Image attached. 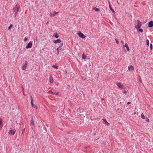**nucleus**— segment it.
<instances>
[{
  "label": "nucleus",
  "instance_id": "1",
  "mask_svg": "<svg viewBox=\"0 0 153 153\" xmlns=\"http://www.w3.org/2000/svg\"><path fill=\"white\" fill-rule=\"evenodd\" d=\"M20 8V6L19 4H16L15 6L13 8V10L14 13V17H15L17 15V14L18 12L19 9Z\"/></svg>",
  "mask_w": 153,
  "mask_h": 153
},
{
  "label": "nucleus",
  "instance_id": "2",
  "mask_svg": "<svg viewBox=\"0 0 153 153\" xmlns=\"http://www.w3.org/2000/svg\"><path fill=\"white\" fill-rule=\"evenodd\" d=\"M137 24H136L135 25V27L136 29L137 30H139V28H140V27H141V25H142V24H141V22H140L139 20H138L137 21Z\"/></svg>",
  "mask_w": 153,
  "mask_h": 153
},
{
  "label": "nucleus",
  "instance_id": "3",
  "mask_svg": "<svg viewBox=\"0 0 153 153\" xmlns=\"http://www.w3.org/2000/svg\"><path fill=\"white\" fill-rule=\"evenodd\" d=\"M116 84L119 88L125 89L126 88L125 86H124L123 85L121 84L120 82H117Z\"/></svg>",
  "mask_w": 153,
  "mask_h": 153
},
{
  "label": "nucleus",
  "instance_id": "4",
  "mask_svg": "<svg viewBox=\"0 0 153 153\" xmlns=\"http://www.w3.org/2000/svg\"><path fill=\"white\" fill-rule=\"evenodd\" d=\"M27 62L25 61V63H23L22 66V69L23 70H26L27 67Z\"/></svg>",
  "mask_w": 153,
  "mask_h": 153
},
{
  "label": "nucleus",
  "instance_id": "5",
  "mask_svg": "<svg viewBox=\"0 0 153 153\" xmlns=\"http://www.w3.org/2000/svg\"><path fill=\"white\" fill-rule=\"evenodd\" d=\"M16 131V129L14 130H10L9 131V134L11 135H13L15 133Z\"/></svg>",
  "mask_w": 153,
  "mask_h": 153
},
{
  "label": "nucleus",
  "instance_id": "6",
  "mask_svg": "<svg viewBox=\"0 0 153 153\" xmlns=\"http://www.w3.org/2000/svg\"><path fill=\"white\" fill-rule=\"evenodd\" d=\"M79 36L82 39H84L85 37V36L82 33L79 32L77 33Z\"/></svg>",
  "mask_w": 153,
  "mask_h": 153
},
{
  "label": "nucleus",
  "instance_id": "7",
  "mask_svg": "<svg viewBox=\"0 0 153 153\" xmlns=\"http://www.w3.org/2000/svg\"><path fill=\"white\" fill-rule=\"evenodd\" d=\"M30 99H31V104L32 107H34V108H36V109H37V107L36 105H34L33 103V99L32 97V96H31Z\"/></svg>",
  "mask_w": 153,
  "mask_h": 153
},
{
  "label": "nucleus",
  "instance_id": "8",
  "mask_svg": "<svg viewBox=\"0 0 153 153\" xmlns=\"http://www.w3.org/2000/svg\"><path fill=\"white\" fill-rule=\"evenodd\" d=\"M32 45V43L31 42H29L26 46V48L27 49L30 48H31Z\"/></svg>",
  "mask_w": 153,
  "mask_h": 153
},
{
  "label": "nucleus",
  "instance_id": "9",
  "mask_svg": "<svg viewBox=\"0 0 153 153\" xmlns=\"http://www.w3.org/2000/svg\"><path fill=\"white\" fill-rule=\"evenodd\" d=\"M148 27L149 28H151L153 26V22L152 21H151L149 22L148 24Z\"/></svg>",
  "mask_w": 153,
  "mask_h": 153
},
{
  "label": "nucleus",
  "instance_id": "10",
  "mask_svg": "<svg viewBox=\"0 0 153 153\" xmlns=\"http://www.w3.org/2000/svg\"><path fill=\"white\" fill-rule=\"evenodd\" d=\"M61 42V40L60 39H58L56 40H54L53 41V42L55 44L57 43H60Z\"/></svg>",
  "mask_w": 153,
  "mask_h": 153
},
{
  "label": "nucleus",
  "instance_id": "11",
  "mask_svg": "<svg viewBox=\"0 0 153 153\" xmlns=\"http://www.w3.org/2000/svg\"><path fill=\"white\" fill-rule=\"evenodd\" d=\"M58 13V12H54L53 13H50V16H51V17H52L54 16L56 14H57Z\"/></svg>",
  "mask_w": 153,
  "mask_h": 153
},
{
  "label": "nucleus",
  "instance_id": "12",
  "mask_svg": "<svg viewBox=\"0 0 153 153\" xmlns=\"http://www.w3.org/2000/svg\"><path fill=\"white\" fill-rule=\"evenodd\" d=\"M30 125L31 126L32 128H33V127H34V123L33 120V117H32V120H31Z\"/></svg>",
  "mask_w": 153,
  "mask_h": 153
},
{
  "label": "nucleus",
  "instance_id": "13",
  "mask_svg": "<svg viewBox=\"0 0 153 153\" xmlns=\"http://www.w3.org/2000/svg\"><path fill=\"white\" fill-rule=\"evenodd\" d=\"M134 67L132 65H131L128 67V70L129 71H133L134 70Z\"/></svg>",
  "mask_w": 153,
  "mask_h": 153
},
{
  "label": "nucleus",
  "instance_id": "14",
  "mask_svg": "<svg viewBox=\"0 0 153 153\" xmlns=\"http://www.w3.org/2000/svg\"><path fill=\"white\" fill-rule=\"evenodd\" d=\"M125 46L127 50L128 51H129V48L128 45L127 43H125Z\"/></svg>",
  "mask_w": 153,
  "mask_h": 153
},
{
  "label": "nucleus",
  "instance_id": "15",
  "mask_svg": "<svg viewBox=\"0 0 153 153\" xmlns=\"http://www.w3.org/2000/svg\"><path fill=\"white\" fill-rule=\"evenodd\" d=\"M53 36L55 37L56 38H58L59 37V35L56 33H54L53 35Z\"/></svg>",
  "mask_w": 153,
  "mask_h": 153
},
{
  "label": "nucleus",
  "instance_id": "16",
  "mask_svg": "<svg viewBox=\"0 0 153 153\" xmlns=\"http://www.w3.org/2000/svg\"><path fill=\"white\" fill-rule=\"evenodd\" d=\"M49 81H50V82L51 83H52L53 82V79L52 77L51 76L50 77V78L49 79Z\"/></svg>",
  "mask_w": 153,
  "mask_h": 153
},
{
  "label": "nucleus",
  "instance_id": "17",
  "mask_svg": "<svg viewBox=\"0 0 153 153\" xmlns=\"http://www.w3.org/2000/svg\"><path fill=\"white\" fill-rule=\"evenodd\" d=\"M109 7L110 10L112 11L113 13H114V11L113 9L111 7V5L110 4H109Z\"/></svg>",
  "mask_w": 153,
  "mask_h": 153
},
{
  "label": "nucleus",
  "instance_id": "18",
  "mask_svg": "<svg viewBox=\"0 0 153 153\" xmlns=\"http://www.w3.org/2000/svg\"><path fill=\"white\" fill-rule=\"evenodd\" d=\"M93 9L94 10L97 12H98L100 10L99 9L96 7H94L93 8Z\"/></svg>",
  "mask_w": 153,
  "mask_h": 153
},
{
  "label": "nucleus",
  "instance_id": "19",
  "mask_svg": "<svg viewBox=\"0 0 153 153\" xmlns=\"http://www.w3.org/2000/svg\"><path fill=\"white\" fill-rule=\"evenodd\" d=\"M103 121L105 123V124L108 125V123L107 122L106 120L105 119H102Z\"/></svg>",
  "mask_w": 153,
  "mask_h": 153
},
{
  "label": "nucleus",
  "instance_id": "20",
  "mask_svg": "<svg viewBox=\"0 0 153 153\" xmlns=\"http://www.w3.org/2000/svg\"><path fill=\"white\" fill-rule=\"evenodd\" d=\"M52 67L53 68H55L56 69H58V66H56L55 65H53L52 66Z\"/></svg>",
  "mask_w": 153,
  "mask_h": 153
},
{
  "label": "nucleus",
  "instance_id": "21",
  "mask_svg": "<svg viewBox=\"0 0 153 153\" xmlns=\"http://www.w3.org/2000/svg\"><path fill=\"white\" fill-rule=\"evenodd\" d=\"M141 118L143 119H144L145 118V117L143 113H142L141 114Z\"/></svg>",
  "mask_w": 153,
  "mask_h": 153
},
{
  "label": "nucleus",
  "instance_id": "22",
  "mask_svg": "<svg viewBox=\"0 0 153 153\" xmlns=\"http://www.w3.org/2000/svg\"><path fill=\"white\" fill-rule=\"evenodd\" d=\"M86 57V56L84 53H83L82 56V58L85 59Z\"/></svg>",
  "mask_w": 153,
  "mask_h": 153
},
{
  "label": "nucleus",
  "instance_id": "23",
  "mask_svg": "<svg viewBox=\"0 0 153 153\" xmlns=\"http://www.w3.org/2000/svg\"><path fill=\"white\" fill-rule=\"evenodd\" d=\"M146 42L147 45L148 46L149 45V41L148 39H146Z\"/></svg>",
  "mask_w": 153,
  "mask_h": 153
},
{
  "label": "nucleus",
  "instance_id": "24",
  "mask_svg": "<svg viewBox=\"0 0 153 153\" xmlns=\"http://www.w3.org/2000/svg\"><path fill=\"white\" fill-rule=\"evenodd\" d=\"M63 43H62L60 44L59 45V48H61L63 46Z\"/></svg>",
  "mask_w": 153,
  "mask_h": 153
},
{
  "label": "nucleus",
  "instance_id": "25",
  "mask_svg": "<svg viewBox=\"0 0 153 153\" xmlns=\"http://www.w3.org/2000/svg\"><path fill=\"white\" fill-rule=\"evenodd\" d=\"M49 93L50 94H54V93L53 92L51 91H49Z\"/></svg>",
  "mask_w": 153,
  "mask_h": 153
},
{
  "label": "nucleus",
  "instance_id": "26",
  "mask_svg": "<svg viewBox=\"0 0 153 153\" xmlns=\"http://www.w3.org/2000/svg\"><path fill=\"white\" fill-rule=\"evenodd\" d=\"M13 25L12 24H11L10 26L8 27V29L9 30H10V28L12 27Z\"/></svg>",
  "mask_w": 153,
  "mask_h": 153
},
{
  "label": "nucleus",
  "instance_id": "27",
  "mask_svg": "<svg viewBox=\"0 0 153 153\" xmlns=\"http://www.w3.org/2000/svg\"><path fill=\"white\" fill-rule=\"evenodd\" d=\"M59 48H57L56 49L57 53V54H58V55L59 54Z\"/></svg>",
  "mask_w": 153,
  "mask_h": 153
},
{
  "label": "nucleus",
  "instance_id": "28",
  "mask_svg": "<svg viewBox=\"0 0 153 153\" xmlns=\"http://www.w3.org/2000/svg\"><path fill=\"white\" fill-rule=\"evenodd\" d=\"M137 30L141 33H142L143 32V30L142 29H139V30Z\"/></svg>",
  "mask_w": 153,
  "mask_h": 153
},
{
  "label": "nucleus",
  "instance_id": "29",
  "mask_svg": "<svg viewBox=\"0 0 153 153\" xmlns=\"http://www.w3.org/2000/svg\"><path fill=\"white\" fill-rule=\"evenodd\" d=\"M150 47L151 50H152V44L151 43L150 45Z\"/></svg>",
  "mask_w": 153,
  "mask_h": 153
},
{
  "label": "nucleus",
  "instance_id": "30",
  "mask_svg": "<svg viewBox=\"0 0 153 153\" xmlns=\"http://www.w3.org/2000/svg\"><path fill=\"white\" fill-rule=\"evenodd\" d=\"M115 40L116 41V42L117 44H118L119 43V42L118 41V40L117 39H115Z\"/></svg>",
  "mask_w": 153,
  "mask_h": 153
},
{
  "label": "nucleus",
  "instance_id": "31",
  "mask_svg": "<svg viewBox=\"0 0 153 153\" xmlns=\"http://www.w3.org/2000/svg\"><path fill=\"white\" fill-rule=\"evenodd\" d=\"M146 121H147V122L149 121V119L148 118H146Z\"/></svg>",
  "mask_w": 153,
  "mask_h": 153
},
{
  "label": "nucleus",
  "instance_id": "32",
  "mask_svg": "<svg viewBox=\"0 0 153 153\" xmlns=\"http://www.w3.org/2000/svg\"><path fill=\"white\" fill-rule=\"evenodd\" d=\"M27 40V37H25L24 38V41H26Z\"/></svg>",
  "mask_w": 153,
  "mask_h": 153
},
{
  "label": "nucleus",
  "instance_id": "33",
  "mask_svg": "<svg viewBox=\"0 0 153 153\" xmlns=\"http://www.w3.org/2000/svg\"><path fill=\"white\" fill-rule=\"evenodd\" d=\"M22 90H23V94L24 95V88H23V86H22Z\"/></svg>",
  "mask_w": 153,
  "mask_h": 153
},
{
  "label": "nucleus",
  "instance_id": "34",
  "mask_svg": "<svg viewBox=\"0 0 153 153\" xmlns=\"http://www.w3.org/2000/svg\"><path fill=\"white\" fill-rule=\"evenodd\" d=\"M127 93V92L125 90H124L123 91V93H124V94H126Z\"/></svg>",
  "mask_w": 153,
  "mask_h": 153
},
{
  "label": "nucleus",
  "instance_id": "35",
  "mask_svg": "<svg viewBox=\"0 0 153 153\" xmlns=\"http://www.w3.org/2000/svg\"><path fill=\"white\" fill-rule=\"evenodd\" d=\"M54 93V94H55L56 95H57L59 94V92Z\"/></svg>",
  "mask_w": 153,
  "mask_h": 153
},
{
  "label": "nucleus",
  "instance_id": "36",
  "mask_svg": "<svg viewBox=\"0 0 153 153\" xmlns=\"http://www.w3.org/2000/svg\"><path fill=\"white\" fill-rule=\"evenodd\" d=\"M25 130V128H24L22 130V133H23V132H24Z\"/></svg>",
  "mask_w": 153,
  "mask_h": 153
},
{
  "label": "nucleus",
  "instance_id": "37",
  "mask_svg": "<svg viewBox=\"0 0 153 153\" xmlns=\"http://www.w3.org/2000/svg\"><path fill=\"white\" fill-rule=\"evenodd\" d=\"M131 103V102H127V105H129Z\"/></svg>",
  "mask_w": 153,
  "mask_h": 153
},
{
  "label": "nucleus",
  "instance_id": "38",
  "mask_svg": "<svg viewBox=\"0 0 153 153\" xmlns=\"http://www.w3.org/2000/svg\"><path fill=\"white\" fill-rule=\"evenodd\" d=\"M121 42L123 44V42L122 41H121Z\"/></svg>",
  "mask_w": 153,
  "mask_h": 153
},
{
  "label": "nucleus",
  "instance_id": "39",
  "mask_svg": "<svg viewBox=\"0 0 153 153\" xmlns=\"http://www.w3.org/2000/svg\"><path fill=\"white\" fill-rule=\"evenodd\" d=\"M59 49L61 50V51H62V49L61 48H59Z\"/></svg>",
  "mask_w": 153,
  "mask_h": 153
},
{
  "label": "nucleus",
  "instance_id": "40",
  "mask_svg": "<svg viewBox=\"0 0 153 153\" xmlns=\"http://www.w3.org/2000/svg\"><path fill=\"white\" fill-rule=\"evenodd\" d=\"M67 71H65V73H67Z\"/></svg>",
  "mask_w": 153,
  "mask_h": 153
}]
</instances>
